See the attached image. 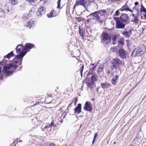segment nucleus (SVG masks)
Instances as JSON below:
<instances>
[{"instance_id": "obj_1", "label": "nucleus", "mask_w": 146, "mask_h": 146, "mask_svg": "<svg viewBox=\"0 0 146 146\" xmlns=\"http://www.w3.org/2000/svg\"><path fill=\"white\" fill-rule=\"evenodd\" d=\"M27 52L26 51L21 52L20 54L16 56V57L14 59L11 64L4 67L3 69V72H7L5 74L6 76L11 75L12 73L17 67V64L20 61V63L19 64H21L23 57Z\"/></svg>"}, {"instance_id": "obj_2", "label": "nucleus", "mask_w": 146, "mask_h": 146, "mask_svg": "<svg viewBox=\"0 0 146 146\" xmlns=\"http://www.w3.org/2000/svg\"><path fill=\"white\" fill-rule=\"evenodd\" d=\"M101 42L104 44H107L109 43L111 39L110 35L106 32H103L101 36Z\"/></svg>"}, {"instance_id": "obj_3", "label": "nucleus", "mask_w": 146, "mask_h": 146, "mask_svg": "<svg viewBox=\"0 0 146 146\" xmlns=\"http://www.w3.org/2000/svg\"><path fill=\"white\" fill-rule=\"evenodd\" d=\"M146 48L144 46H142L136 50L134 49L132 52V56H140L144 54L146 52Z\"/></svg>"}, {"instance_id": "obj_4", "label": "nucleus", "mask_w": 146, "mask_h": 146, "mask_svg": "<svg viewBox=\"0 0 146 146\" xmlns=\"http://www.w3.org/2000/svg\"><path fill=\"white\" fill-rule=\"evenodd\" d=\"M89 3V1L88 0H77L76 1L74 8L76 7L81 5L83 6L86 9V6H88Z\"/></svg>"}, {"instance_id": "obj_5", "label": "nucleus", "mask_w": 146, "mask_h": 146, "mask_svg": "<svg viewBox=\"0 0 146 146\" xmlns=\"http://www.w3.org/2000/svg\"><path fill=\"white\" fill-rule=\"evenodd\" d=\"M114 19L116 21L115 27L117 29H124L125 25L126 24L125 23L120 20L117 18L115 17Z\"/></svg>"}, {"instance_id": "obj_6", "label": "nucleus", "mask_w": 146, "mask_h": 146, "mask_svg": "<svg viewBox=\"0 0 146 146\" xmlns=\"http://www.w3.org/2000/svg\"><path fill=\"white\" fill-rule=\"evenodd\" d=\"M112 64V66L116 69L119 68L122 65V62L119 59L115 58L113 60Z\"/></svg>"}, {"instance_id": "obj_7", "label": "nucleus", "mask_w": 146, "mask_h": 146, "mask_svg": "<svg viewBox=\"0 0 146 146\" xmlns=\"http://www.w3.org/2000/svg\"><path fill=\"white\" fill-rule=\"evenodd\" d=\"M119 20L126 24L130 23V19L129 16L126 14H122L119 17H117Z\"/></svg>"}, {"instance_id": "obj_8", "label": "nucleus", "mask_w": 146, "mask_h": 146, "mask_svg": "<svg viewBox=\"0 0 146 146\" xmlns=\"http://www.w3.org/2000/svg\"><path fill=\"white\" fill-rule=\"evenodd\" d=\"M132 29L130 27H126L124 31L122 33V35L125 37L129 38L131 34Z\"/></svg>"}, {"instance_id": "obj_9", "label": "nucleus", "mask_w": 146, "mask_h": 146, "mask_svg": "<svg viewBox=\"0 0 146 146\" xmlns=\"http://www.w3.org/2000/svg\"><path fill=\"white\" fill-rule=\"evenodd\" d=\"M84 109L87 111L91 112L92 110V105L90 102H86L84 108Z\"/></svg>"}, {"instance_id": "obj_10", "label": "nucleus", "mask_w": 146, "mask_h": 146, "mask_svg": "<svg viewBox=\"0 0 146 146\" xmlns=\"http://www.w3.org/2000/svg\"><path fill=\"white\" fill-rule=\"evenodd\" d=\"M118 53L119 56L123 58H125L127 55V52L122 48H120L119 50Z\"/></svg>"}, {"instance_id": "obj_11", "label": "nucleus", "mask_w": 146, "mask_h": 146, "mask_svg": "<svg viewBox=\"0 0 146 146\" xmlns=\"http://www.w3.org/2000/svg\"><path fill=\"white\" fill-rule=\"evenodd\" d=\"M92 75V76L91 77V80L94 81H97V76L95 73H93L92 71L90 70L89 71L88 74H87L88 75Z\"/></svg>"}, {"instance_id": "obj_12", "label": "nucleus", "mask_w": 146, "mask_h": 146, "mask_svg": "<svg viewBox=\"0 0 146 146\" xmlns=\"http://www.w3.org/2000/svg\"><path fill=\"white\" fill-rule=\"evenodd\" d=\"M44 13L45 11L43 8L41 7L38 9L36 14L38 17H40L42 15L44 14Z\"/></svg>"}, {"instance_id": "obj_13", "label": "nucleus", "mask_w": 146, "mask_h": 146, "mask_svg": "<svg viewBox=\"0 0 146 146\" xmlns=\"http://www.w3.org/2000/svg\"><path fill=\"white\" fill-rule=\"evenodd\" d=\"M58 13L54 10L51 11L50 14H47V16L49 18L56 17L58 15Z\"/></svg>"}, {"instance_id": "obj_14", "label": "nucleus", "mask_w": 146, "mask_h": 146, "mask_svg": "<svg viewBox=\"0 0 146 146\" xmlns=\"http://www.w3.org/2000/svg\"><path fill=\"white\" fill-rule=\"evenodd\" d=\"M12 5L9 3H7L4 7L5 9L7 10V12H9L10 10H11L12 9Z\"/></svg>"}, {"instance_id": "obj_15", "label": "nucleus", "mask_w": 146, "mask_h": 146, "mask_svg": "<svg viewBox=\"0 0 146 146\" xmlns=\"http://www.w3.org/2000/svg\"><path fill=\"white\" fill-rule=\"evenodd\" d=\"M90 15H92L93 17L95 18L96 19L98 20L100 19V16L98 11H96L94 13H92L90 14Z\"/></svg>"}, {"instance_id": "obj_16", "label": "nucleus", "mask_w": 146, "mask_h": 146, "mask_svg": "<svg viewBox=\"0 0 146 146\" xmlns=\"http://www.w3.org/2000/svg\"><path fill=\"white\" fill-rule=\"evenodd\" d=\"M81 104H78L77 106L74 109V113L78 114L80 113L81 111Z\"/></svg>"}, {"instance_id": "obj_17", "label": "nucleus", "mask_w": 146, "mask_h": 146, "mask_svg": "<svg viewBox=\"0 0 146 146\" xmlns=\"http://www.w3.org/2000/svg\"><path fill=\"white\" fill-rule=\"evenodd\" d=\"M123 40V39L122 38H119L118 39L117 44L119 47H121L123 46L124 44Z\"/></svg>"}, {"instance_id": "obj_18", "label": "nucleus", "mask_w": 146, "mask_h": 146, "mask_svg": "<svg viewBox=\"0 0 146 146\" xmlns=\"http://www.w3.org/2000/svg\"><path fill=\"white\" fill-rule=\"evenodd\" d=\"M24 47L21 44L18 45L16 48L17 53H20L23 49L24 50Z\"/></svg>"}, {"instance_id": "obj_19", "label": "nucleus", "mask_w": 146, "mask_h": 146, "mask_svg": "<svg viewBox=\"0 0 146 146\" xmlns=\"http://www.w3.org/2000/svg\"><path fill=\"white\" fill-rule=\"evenodd\" d=\"M53 125V122L52 121L50 124L46 125L45 127H44L43 126H42V130L43 131H45L46 129H50L52 126Z\"/></svg>"}, {"instance_id": "obj_20", "label": "nucleus", "mask_w": 146, "mask_h": 146, "mask_svg": "<svg viewBox=\"0 0 146 146\" xmlns=\"http://www.w3.org/2000/svg\"><path fill=\"white\" fill-rule=\"evenodd\" d=\"M120 10L121 11H129L130 12H132L133 11L129 9L127 7V5L123 6L120 9Z\"/></svg>"}, {"instance_id": "obj_21", "label": "nucleus", "mask_w": 146, "mask_h": 146, "mask_svg": "<svg viewBox=\"0 0 146 146\" xmlns=\"http://www.w3.org/2000/svg\"><path fill=\"white\" fill-rule=\"evenodd\" d=\"M33 45L31 43H28L26 44L24 48V50L26 51L28 49H31L33 47Z\"/></svg>"}, {"instance_id": "obj_22", "label": "nucleus", "mask_w": 146, "mask_h": 146, "mask_svg": "<svg viewBox=\"0 0 146 146\" xmlns=\"http://www.w3.org/2000/svg\"><path fill=\"white\" fill-rule=\"evenodd\" d=\"M87 85L88 87L92 88L94 83V82L90 80L89 79L86 82Z\"/></svg>"}, {"instance_id": "obj_23", "label": "nucleus", "mask_w": 146, "mask_h": 146, "mask_svg": "<svg viewBox=\"0 0 146 146\" xmlns=\"http://www.w3.org/2000/svg\"><path fill=\"white\" fill-rule=\"evenodd\" d=\"M35 21H30L27 23V26L28 27L29 29H31L33 25H34Z\"/></svg>"}, {"instance_id": "obj_24", "label": "nucleus", "mask_w": 146, "mask_h": 146, "mask_svg": "<svg viewBox=\"0 0 146 146\" xmlns=\"http://www.w3.org/2000/svg\"><path fill=\"white\" fill-rule=\"evenodd\" d=\"M118 37L116 35H114L113 37L112 38V43L113 44L115 45L116 44H117Z\"/></svg>"}, {"instance_id": "obj_25", "label": "nucleus", "mask_w": 146, "mask_h": 146, "mask_svg": "<svg viewBox=\"0 0 146 146\" xmlns=\"http://www.w3.org/2000/svg\"><path fill=\"white\" fill-rule=\"evenodd\" d=\"M118 80V76H115V77H113L111 80L112 84L113 85H115L116 83Z\"/></svg>"}, {"instance_id": "obj_26", "label": "nucleus", "mask_w": 146, "mask_h": 146, "mask_svg": "<svg viewBox=\"0 0 146 146\" xmlns=\"http://www.w3.org/2000/svg\"><path fill=\"white\" fill-rule=\"evenodd\" d=\"M101 85L103 88H107L110 87V84L108 83H101Z\"/></svg>"}, {"instance_id": "obj_27", "label": "nucleus", "mask_w": 146, "mask_h": 146, "mask_svg": "<svg viewBox=\"0 0 146 146\" xmlns=\"http://www.w3.org/2000/svg\"><path fill=\"white\" fill-rule=\"evenodd\" d=\"M79 34L83 38L84 34L85 33V31L83 30L82 28H79Z\"/></svg>"}, {"instance_id": "obj_28", "label": "nucleus", "mask_w": 146, "mask_h": 146, "mask_svg": "<svg viewBox=\"0 0 146 146\" xmlns=\"http://www.w3.org/2000/svg\"><path fill=\"white\" fill-rule=\"evenodd\" d=\"M23 19L25 21L28 20L29 18V15L27 14H25L23 15L22 17Z\"/></svg>"}, {"instance_id": "obj_29", "label": "nucleus", "mask_w": 146, "mask_h": 146, "mask_svg": "<svg viewBox=\"0 0 146 146\" xmlns=\"http://www.w3.org/2000/svg\"><path fill=\"white\" fill-rule=\"evenodd\" d=\"M5 16V14L3 10L0 8V17L4 18Z\"/></svg>"}, {"instance_id": "obj_30", "label": "nucleus", "mask_w": 146, "mask_h": 146, "mask_svg": "<svg viewBox=\"0 0 146 146\" xmlns=\"http://www.w3.org/2000/svg\"><path fill=\"white\" fill-rule=\"evenodd\" d=\"M13 55L14 54L13 51H12L7 55L6 56H4V57H6V58L9 59L11 57L13 56Z\"/></svg>"}, {"instance_id": "obj_31", "label": "nucleus", "mask_w": 146, "mask_h": 146, "mask_svg": "<svg viewBox=\"0 0 146 146\" xmlns=\"http://www.w3.org/2000/svg\"><path fill=\"white\" fill-rule=\"evenodd\" d=\"M138 15H137L135 16V17H134V19H132V21L133 22L135 23H137L138 21Z\"/></svg>"}, {"instance_id": "obj_32", "label": "nucleus", "mask_w": 146, "mask_h": 146, "mask_svg": "<svg viewBox=\"0 0 146 146\" xmlns=\"http://www.w3.org/2000/svg\"><path fill=\"white\" fill-rule=\"evenodd\" d=\"M99 13V15L101 16H103L105 15L106 13V11L104 10H102L100 11H98Z\"/></svg>"}, {"instance_id": "obj_33", "label": "nucleus", "mask_w": 146, "mask_h": 146, "mask_svg": "<svg viewBox=\"0 0 146 146\" xmlns=\"http://www.w3.org/2000/svg\"><path fill=\"white\" fill-rule=\"evenodd\" d=\"M28 1L29 3L33 4L35 3L36 2L37 0H26Z\"/></svg>"}, {"instance_id": "obj_34", "label": "nucleus", "mask_w": 146, "mask_h": 146, "mask_svg": "<svg viewBox=\"0 0 146 146\" xmlns=\"http://www.w3.org/2000/svg\"><path fill=\"white\" fill-rule=\"evenodd\" d=\"M11 2L12 4L16 5L18 3V1L17 0H9Z\"/></svg>"}, {"instance_id": "obj_35", "label": "nucleus", "mask_w": 146, "mask_h": 146, "mask_svg": "<svg viewBox=\"0 0 146 146\" xmlns=\"http://www.w3.org/2000/svg\"><path fill=\"white\" fill-rule=\"evenodd\" d=\"M61 0H58V2L57 3L58 5L57 7V8L58 9H61V8L60 7V2L61 1Z\"/></svg>"}, {"instance_id": "obj_36", "label": "nucleus", "mask_w": 146, "mask_h": 146, "mask_svg": "<svg viewBox=\"0 0 146 146\" xmlns=\"http://www.w3.org/2000/svg\"><path fill=\"white\" fill-rule=\"evenodd\" d=\"M97 135V133H95L94 135V137L93 140V141L92 142V144H93L94 143V142L95 141L96 139V138Z\"/></svg>"}, {"instance_id": "obj_37", "label": "nucleus", "mask_w": 146, "mask_h": 146, "mask_svg": "<svg viewBox=\"0 0 146 146\" xmlns=\"http://www.w3.org/2000/svg\"><path fill=\"white\" fill-rule=\"evenodd\" d=\"M141 11H143L146 13V9H145L144 7L141 8Z\"/></svg>"}, {"instance_id": "obj_38", "label": "nucleus", "mask_w": 146, "mask_h": 146, "mask_svg": "<svg viewBox=\"0 0 146 146\" xmlns=\"http://www.w3.org/2000/svg\"><path fill=\"white\" fill-rule=\"evenodd\" d=\"M76 19H78V22H80L83 20V19L82 17H77Z\"/></svg>"}, {"instance_id": "obj_39", "label": "nucleus", "mask_w": 146, "mask_h": 146, "mask_svg": "<svg viewBox=\"0 0 146 146\" xmlns=\"http://www.w3.org/2000/svg\"><path fill=\"white\" fill-rule=\"evenodd\" d=\"M84 67V66L83 65H82V66L81 67V68L80 69V72L81 73V74H82V71L83 70Z\"/></svg>"}, {"instance_id": "obj_40", "label": "nucleus", "mask_w": 146, "mask_h": 146, "mask_svg": "<svg viewBox=\"0 0 146 146\" xmlns=\"http://www.w3.org/2000/svg\"><path fill=\"white\" fill-rule=\"evenodd\" d=\"M103 68H100L98 69L97 70L98 72L99 73V71H103Z\"/></svg>"}, {"instance_id": "obj_41", "label": "nucleus", "mask_w": 146, "mask_h": 146, "mask_svg": "<svg viewBox=\"0 0 146 146\" xmlns=\"http://www.w3.org/2000/svg\"><path fill=\"white\" fill-rule=\"evenodd\" d=\"M115 48L113 47H111L110 49V51L111 52L115 51Z\"/></svg>"}, {"instance_id": "obj_42", "label": "nucleus", "mask_w": 146, "mask_h": 146, "mask_svg": "<svg viewBox=\"0 0 146 146\" xmlns=\"http://www.w3.org/2000/svg\"><path fill=\"white\" fill-rule=\"evenodd\" d=\"M35 11V8H32L31 9V10L29 11V13H30L31 12H34Z\"/></svg>"}, {"instance_id": "obj_43", "label": "nucleus", "mask_w": 146, "mask_h": 146, "mask_svg": "<svg viewBox=\"0 0 146 146\" xmlns=\"http://www.w3.org/2000/svg\"><path fill=\"white\" fill-rule=\"evenodd\" d=\"M119 10L117 11L115 13V15L116 16H118L119 15Z\"/></svg>"}, {"instance_id": "obj_44", "label": "nucleus", "mask_w": 146, "mask_h": 146, "mask_svg": "<svg viewBox=\"0 0 146 146\" xmlns=\"http://www.w3.org/2000/svg\"><path fill=\"white\" fill-rule=\"evenodd\" d=\"M138 4V2H136L135 3V6H137Z\"/></svg>"}, {"instance_id": "obj_45", "label": "nucleus", "mask_w": 146, "mask_h": 146, "mask_svg": "<svg viewBox=\"0 0 146 146\" xmlns=\"http://www.w3.org/2000/svg\"><path fill=\"white\" fill-rule=\"evenodd\" d=\"M49 146H55V145L54 144H51L49 145Z\"/></svg>"}, {"instance_id": "obj_46", "label": "nucleus", "mask_w": 146, "mask_h": 146, "mask_svg": "<svg viewBox=\"0 0 146 146\" xmlns=\"http://www.w3.org/2000/svg\"><path fill=\"white\" fill-rule=\"evenodd\" d=\"M96 66H94V67H93L91 69H92L93 70H95V68H96Z\"/></svg>"}, {"instance_id": "obj_47", "label": "nucleus", "mask_w": 146, "mask_h": 146, "mask_svg": "<svg viewBox=\"0 0 146 146\" xmlns=\"http://www.w3.org/2000/svg\"><path fill=\"white\" fill-rule=\"evenodd\" d=\"M77 102V99H76L75 100V101L74 102V104L75 105H76V103Z\"/></svg>"}, {"instance_id": "obj_48", "label": "nucleus", "mask_w": 146, "mask_h": 146, "mask_svg": "<svg viewBox=\"0 0 146 146\" xmlns=\"http://www.w3.org/2000/svg\"><path fill=\"white\" fill-rule=\"evenodd\" d=\"M109 1H115V0H108Z\"/></svg>"}, {"instance_id": "obj_49", "label": "nucleus", "mask_w": 146, "mask_h": 146, "mask_svg": "<svg viewBox=\"0 0 146 146\" xmlns=\"http://www.w3.org/2000/svg\"><path fill=\"white\" fill-rule=\"evenodd\" d=\"M73 101H72L69 105L68 107H70V106H71V105L72 104V103Z\"/></svg>"}, {"instance_id": "obj_50", "label": "nucleus", "mask_w": 146, "mask_h": 146, "mask_svg": "<svg viewBox=\"0 0 146 146\" xmlns=\"http://www.w3.org/2000/svg\"><path fill=\"white\" fill-rule=\"evenodd\" d=\"M132 17H134H134H135V14H133L132 15Z\"/></svg>"}, {"instance_id": "obj_51", "label": "nucleus", "mask_w": 146, "mask_h": 146, "mask_svg": "<svg viewBox=\"0 0 146 146\" xmlns=\"http://www.w3.org/2000/svg\"><path fill=\"white\" fill-rule=\"evenodd\" d=\"M1 68H2L1 67H0V73H1Z\"/></svg>"}, {"instance_id": "obj_52", "label": "nucleus", "mask_w": 146, "mask_h": 146, "mask_svg": "<svg viewBox=\"0 0 146 146\" xmlns=\"http://www.w3.org/2000/svg\"><path fill=\"white\" fill-rule=\"evenodd\" d=\"M144 16L145 19H146V14H145L144 15Z\"/></svg>"}, {"instance_id": "obj_53", "label": "nucleus", "mask_w": 146, "mask_h": 146, "mask_svg": "<svg viewBox=\"0 0 146 146\" xmlns=\"http://www.w3.org/2000/svg\"><path fill=\"white\" fill-rule=\"evenodd\" d=\"M141 7H143V5H141Z\"/></svg>"}, {"instance_id": "obj_54", "label": "nucleus", "mask_w": 146, "mask_h": 146, "mask_svg": "<svg viewBox=\"0 0 146 146\" xmlns=\"http://www.w3.org/2000/svg\"><path fill=\"white\" fill-rule=\"evenodd\" d=\"M21 141H21H21H19L20 142H21Z\"/></svg>"}, {"instance_id": "obj_55", "label": "nucleus", "mask_w": 146, "mask_h": 146, "mask_svg": "<svg viewBox=\"0 0 146 146\" xmlns=\"http://www.w3.org/2000/svg\"><path fill=\"white\" fill-rule=\"evenodd\" d=\"M133 144H134V143H133H133H132V145H133Z\"/></svg>"}, {"instance_id": "obj_56", "label": "nucleus", "mask_w": 146, "mask_h": 146, "mask_svg": "<svg viewBox=\"0 0 146 146\" xmlns=\"http://www.w3.org/2000/svg\"><path fill=\"white\" fill-rule=\"evenodd\" d=\"M86 11H88V10H86Z\"/></svg>"}, {"instance_id": "obj_57", "label": "nucleus", "mask_w": 146, "mask_h": 146, "mask_svg": "<svg viewBox=\"0 0 146 146\" xmlns=\"http://www.w3.org/2000/svg\"><path fill=\"white\" fill-rule=\"evenodd\" d=\"M142 16H141V18H142Z\"/></svg>"}]
</instances>
